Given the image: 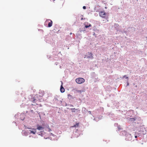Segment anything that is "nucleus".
Instances as JSON below:
<instances>
[{"instance_id": "nucleus-2", "label": "nucleus", "mask_w": 147, "mask_h": 147, "mask_svg": "<svg viewBox=\"0 0 147 147\" xmlns=\"http://www.w3.org/2000/svg\"><path fill=\"white\" fill-rule=\"evenodd\" d=\"M46 24H48V27H50L52 26L53 22L50 19L47 20L45 22Z\"/></svg>"}, {"instance_id": "nucleus-22", "label": "nucleus", "mask_w": 147, "mask_h": 147, "mask_svg": "<svg viewBox=\"0 0 147 147\" xmlns=\"http://www.w3.org/2000/svg\"><path fill=\"white\" fill-rule=\"evenodd\" d=\"M51 134L52 135H53V134L52 133H51Z\"/></svg>"}, {"instance_id": "nucleus-23", "label": "nucleus", "mask_w": 147, "mask_h": 147, "mask_svg": "<svg viewBox=\"0 0 147 147\" xmlns=\"http://www.w3.org/2000/svg\"><path fill=\"white\" fill-rule=\"evenodd\" d=\"M74 127H76V125H75V126H74Z\"/></svg>"}, {"instance_id": "nucleus-12", "label": "nucleus", "mask_w": 147, "mask_h": 147, "mask_svg": "<svg viewBox=\"0 0 147 147\" xmlns=\"http://www.w3.org/2000/svg\"><path fill=\"white\" fill-rule=\"evenodd\" d=\"M83 9H86V6H84L83 7Z\"/></svg>"}, {"instance_id": "nucleus-4", "label": "nucleus", "mask_w": 147, "mask_h": 147, "mask_svg": "<svg viewBox=\"0 0 147 147\" xmlns=\"http://www.w3.org/2000/svg\"><path fill=\"white\" fill-rule=\"evenodd\" d=\"M37 129L39 130H41L43 129L44 127H42V126H40L38 125H37Z\"/></svg>"}, {"instance_id": "nucleus-6", "label": "nucleus", "mask_w": 147, "mask_h": 147, "mask_svg": "<svg viewBox=\"0 0 147 147\" xmlns=\"http://www.w3.org/2000/svg\"><path fill=\"white\" fill-rule=\"evenodd\" d=\"M88 56H87V58H90L92 59L93 57L92 56V54L91 53H88Z\"/></svg>"}, {"instance_id": "nucleus-5", "label": "nucleus", "mask_w": 147, "mask_h": 147, "mask_svg": "<svg viewBox=\"0 0 147 147\" xmlns=\"http://www.w3.org/2000/svg\"><path fill=\"white\" fill-rule=\"evenodd\" d=\"M62 84H63V83L62 82V84H61V88H60V91L61 93L64 92L65 91V89L63 87Z\"/></svg>"}, {"instance_id": "nucleus-17", "label": "nucleus", "mask_w": 147, "mask_h": 147, "mask_svg": "<svg viewBox=\"0 0 147 147\" xmlns=\"http://www.w3.org/2000/svg\"><path fill=\"white\" fill-rule=\"evenodd\" d=\"M126 76L125 75L124 76H123V77H125Z\"/></svg>"}, {"instance_id": "nucleus-10", "label": "nucleus", "mask_w": 147, "mask_h": 147, "mask_svg": "<svg viewBox=\"0 0 147 147\" xmlns=\"http://www.w3.org/2000/svg\"><path fill=\"white\" fill-rule=\"evenodd\" d=\"M136 120V119L135 118H130V120L131 121H135Z\"/></svg>"}, {"instance_id": "nucleus-8", "label": "nucleus", "mask_w": 147, "mask_h": 147, "mask_svg": "<svg viewBox=\"0 0 147 147\" xmlns=\"http://www.w3.org/2000/svg\"><path fill=\"white\" fill-rule=\"evenodd\" d=\"M32 129H34L35 130V131H31V130H30V133H32L33 134H35L36 132V129H34V128H33Z\"/></svg>"}, {"instance_id": "nucleus-9", "label": "nucleus", "mask_w": 147, "mask_h": 147, "mask_svg": "<svg viewBox=\"0 0 147 147\" xmlns=\"http://www.w3.org/2000/svg\"><path fill=\"white\" fill-rule=\"evenodd\" d=\"M71 109L72 111V112H75L77 110V109H76L75 108H71Z\"/></svg>"}, {"instance_id": "nucleus-13", "label": "nucleus", "mask_w": 147, "mask_h": 147, "mask_svg": "<svg viewBox=\"0 0 147 147\" xmlns=\"http://www.w3.org/2000/svg\"><path fill=\"white\" fill-rule=\"evenodd\" d=\"M48 131H51V130L50 128H48Z\"/></svg>"}, {"instance_id": "nucleus-11", "label": "nucleus", "mask_w": 147, "mask_h": 147, "mask_svg": "<svg viewBox=\"0 0 147 147\" xmlns=\"http://www.w3.org/2000/svg\"><path fill=\"white\" fill-rule=\"evenodd\" d=\"M77 91L78 92H79L80 93H81L82 92V91L81 90H77Z\"/></svg>"}, {"instance_id": "nucleus-18", "label": "nucleus", "mask_w": 147, "mask_h": 147, "mask_svg": "<svg viewBox=\"0 0 147 147\" xmlns=\"http://www.w3.org/2000/svg\"><path fill=\"white\" fill-rule=\"evenodd\" d=\"M129 85V83L128 82L127 83V85L128 86Z\"/></svg>"}, {"instance_id": "nucleus-20", "label": "nucleus", "mask_w": 147, "mask_h": 147, "mask_svg": "<svg viewBox=\"0 0 147 147\" xmlns=\"http://www.w3.org/2000/svg\"><path fill=\"white\" fill-rule=\"evenodd\" d=\"M72 34V33H70V35L71 34Z\"/></svg>"}, {"instance_id": "nucleus-14", "label": "nucleus", "mask_w": 147, "mask_h": 147, "mask_svg": "<svg viewBox=\"0 0 147 147\" xmlns=\"http://www.w3.org/2000/svg\"><path fill=\"white\" fill-rule=\"evenodd\" d=\"M88 113H89L90 114H91V112L90 111H88Z\"/></svg>"}, {"instance_id": "nucleus-16", "label": "nucleus", "mask_w": 147, "mask_h": 147, "mask_svg": "<svg viewBox=\"0 0 147 147\" xmlns=\"http://www.w3.org/2000/svg\"><path fill=\"white\" fill-rule=\"evenodd\" d=\"M83 18H81V20H83Z\"/></svg>"}, {"instance_id": "nucleus-21", "label": "nucleus", "mask_w": 147, "mask_h": 147, "mask_svg": "<svg viewBox=\"0 0 147 147\" xmlns=\"http://www.w3.org/2000/svg\"><path fill=\"white\" fill-rule=\"evenodd\" d=\"M135 138H136L137 137V136H135Z\"/></svg>"}, {"instance_id": "nucleus-1", "label": "nucleus", "mask_w": 147, "mask_h": 147, "mask_svg": "<svg viewBox=\"0 0 147 147\" xmlns=\"http://www.w3.org/2000/svg\"><path fill=\"white\" fill-rule=\"evenodd\" d=\"M76 81L78 84H81L84 82L85 80L83 78H79L76 79Z\"/></svg>"}, {"instance_id": "nucleus-15", "label": "nucleus", "mask_w": 147, "mask_h": 147, "mask_svg": "<svg viewBox=\"0 0 147 147\" xmlns=\"http://www.w3.org/2000/svg\"><path fill=\"white\" fill-rule=\"evenodd\" d=\"M128 77H126V79H128Z\"/></svg>"}, {"instance_id": "nucleus-19", "label": "nucleus", "mask_w": 147, "mask_h": 147, "mask_svg": "<svg viewBox=\"0 0 147 147\" xmlns=\"http://www.w3.org/2000/svg\"><path fill=\"white\" fill-rule=\"evenodd\" d=\"M71 107H73V105H71Z\"/></svg>"}, {"instance_id": "nucleus-7", "label": "nucleus", "mask_w": 147, "mask_h": 147, "mask_svg": "<svg viewBox=\"0 0 147 147\" xmlns=\"http://www.w3.org/2000/svg\"><path fill=\"white\" fill-rule=\"evenodd\" d=\"M86 23H84V25H85V27L86 28H89L90 27H91L92 26V25L90 24H88V25H86Z\"/></svg>"}, {"instance_id": "nucleus-3", "label": "nucleus", "mask_w": 147, "mask_h": 147, "mask_svg": "<svg viewBox=\"0 0 147 147\" xmlns=\"http://www.w3.org/2000/svg\"><path fill=\"white\" fill-rule=\"evenodd\" d=\"M100 16L103 18H105L106 15V13L104 11H102L99 13Z\"/></svg>"}]
</instances>
